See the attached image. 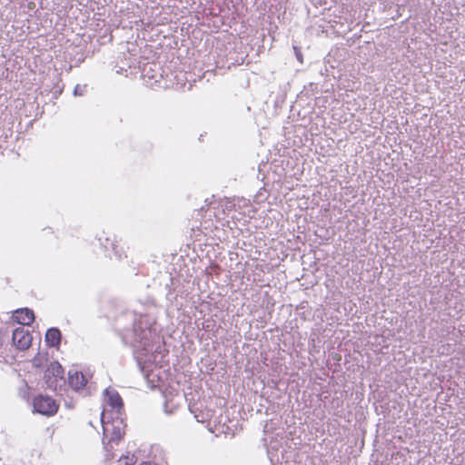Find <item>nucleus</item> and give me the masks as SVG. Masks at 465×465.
Listing matches in <instances>:
<instances>
[{
    "label": "nucleus",
    "mask_w": 465,
    "mask_h": 465,
    "mask_svg": "<svg viewBox=\"0 0 465 465\" xmlns=\"http://www.w3.org/2000/svg\"><path fill=\"white\" fill-rule=\"evenodd\" d=\"M12 340L17 349L25 351L31 346L33 337L25 327H17L13 331Z\"/></svg>",
    "instance_id": "obj_4"
},
{
    "label": "nucleus",
    "mask_w": 465,
    "mask_h": 465,
    "mask_svg": "<svg viewBox=\"0 0 465 465\" xmlns=\"http://www.w3.org/2000/svg\"><path fill=\"white\" fill-rule=\"evenodd\" d=\"M12 319L15 322L23 325L22 327H24L25 325H30L33 323L35 320V314L32 310L23 308L14 312Z\"/></svg>",
    "instance_id": "obj_5"
},
{
    "label": "nucleus",
    "mask_w": 465,
    "mask_h": 465,
    "mask_svg": "<svg viewBox=\"0 0 465 465\" xmlns=\"http://www.w3.org/2000/svg\"><path fill=\"white\" fill-rule=\"evenodd\" d=\"M33 407L35 412L49 417L58 411L59 404L52 397L39 394L33 399Z\"/></svg>",
    "instance_id": "obj_3"
},
{
    "label": "nucleus",
    "mask_w": 465,
    "mask_h": 465,
    "mask_svg": "<svg viewBox=\"0 0 465 465\" xmlns=\"http://www.w3.org/2000/svg\"><path fill=\"white\" fill-rule=\"evenodd\" d=\"M33 361H34L35 366H37V367L40 366V361H39L38 357L34 358Z\"/></svg>",
    "instance_id": "obj_12"
},
{
    "label": "nucleus",
    "mask_w": 465,
    "mask_h": 465,
    "mask_svg": "<svg viewBox=\"0 0 465 465\" xmlns=\"http://www.w3.org/2000/svg\"><path fill=\"white\" fill-rule=\"evenodd\" d=\"M101 421L103 423V440L104 450L107 451L108 458H114L113 444H118L124 438L126 424L124 419L120 416L112 418L111 420H106L105 411L101 414Z\"/></svg>",
    "instance_id": "obj_1"
},
{
    "label": "nucleus",
    "mask_w": 465,
    "mask_h": 465,
    "mask_svg": "<svg viewBox=\"0 0 465 465\" xmlns=\"http://www.w3.org/2000/svg\"><path fill=\"white\" fill-rule=\"evenodd\" d=\"M61 341V332L57 328H50L45 333V342L51 347H56Z\"/></svg>",
    "instance_id": "obj_8"
},
{
    "label": "nucleus",
    "mask_w": 465,
    "mask_h": 465,
    "mask_svg": "<svg viewBox=\"0 0 465 465\" xmlns=\"http://www.w3.org/2000/svg\"><path fill=\"white\" fill-rule=\"evenodd\" d=\"M293 50L296 55L297 60L302 64L303 63V55L302 54L301 49L298 46H293Z\"/></svg>",
    "instance_id": "obj_11"
},
{
    "label": "nucleus",
    "mask_w": 465,
    "mask_h": 465,
    "mask_svg": "<svg viewBox=\"0 0 465 465\" xmlns=\"http://www.w3.org/2000/svg\"><path fill=\"white\" fill-rule=\"evenodd\" d=\"M69 384L74 390L83 389L86 384V379L82 372L75 371L69 375Z\"/></svg>",
    "instance_id": "obj_7"
},
{
    "label": "nucleus",
    "mask_w": 465,
    "mask_h": 465,
    "mask_svg": "<svg viewBox=\"0 0 465 465\" xmlns=\"http://www.w3.org/2000/svg\"><path fill=\"white\" fill-rule=\"evenodd\" d=\"M4 341V334L0 331V347L2 346Z\"/></svg>",
    "instance_id": "obj_13"
},
{
    "label": "nucleus",
    "mask_w": 465,
    "mask_h": 465,
    "mask_svg": "<svg viewBox=\"0 0 465 465\" xmlns=\"http://www.w3.org/2000/svg\"><path fill=\"white\" fill-rule=\"evenodd\" d=\"M106 402L114 410L117 416L120 415V411L124 407L123 400L120 394L114 391H106Z\"/></svg>",
    "instance_id": "obj_6"
},
{
    "label": "nucleus",
    "mask_w": 465,
    "mask_h": 465,
    "mask_svg": "<svg viewBox=\"0 0 465 465\" xmlns=\"http://www.w3.org/2000/svg\"><path fill=\"white\" fill-rule=\"evenodd\" d=\"M44 381L46 386L53 391L64 384V371L58 361H52L48 364L44 373Z\"/></svg>",
    "instance_id": "obj_2"
},
{
    "label": "nucleus",
    "mask_w": 465,
    "mask_h": 465,
    "mask_svg": "<svg viewBox=\"0 0 465 465\" xmlns=\"http://www.w3.org/2000/svg\"><path fill=\"white\" fill-rule=\"evenodd\" d=\"M34 6H35V3H34V2H30V3L28 4V7H29V8H33Z\"/></svg>",
    "instance_id": "obj_14"
},
{
    "label": "nucleus",
    "mask_w": 465,
    "mask_h": 465,
    "mask_svg": "<svg viewBox=\"0 0 465 465\" xmlns=\"http://www.w3.org/2000/svg\"><path fill=\"white\" fill-rule=\"evenodd\" d=\"M135 462L134 456L124 455L117 460L116 465H134Z\"/></svg>",
    "instance_id": "obj_10"
},
{
    "label": "nucleus",
    "mask_w": 465,
    "mask_h": 465,
    "mask_svg": "<svg viewBox=\"0 0 465 465\" xmlns=\"http://www.w3.org/2000/svg\"><path fill=\"white\" fill-rule=\"evenodd\" d=\"M107 244L110 245L112 251L114 252V254L120 259L122 258V254L124 252V247L119 244L118 242L114 241V240H111L109 238H106L105 239Z\"/></svg>",
    "instance_id": "obj_9"
}]
</instances>
